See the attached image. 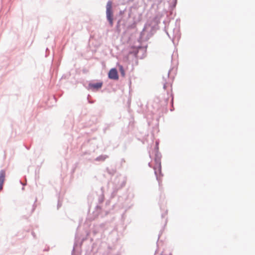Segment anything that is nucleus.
I'll use <instances>...</instances> for the list:
<instances>
[{"mask_svg": "<svg viewBox=\"0 0 255 255\" xmlns=\"http://www.w3.org/2000/svg\"><path fill=\"white\" fill-rule=\"evenodd\" d=\"M109 77L110 79L113 80H118L119 79L118 72L115 68H113L110 70L109 72Z\"/></svg>", "mask_w": 255, "mask_h": 255, "instance_id": "f257e3e1", "label": "nucleus"}, {"mask_svg": "<svg viewBox=\"0 0 255 255\" xmlns=\"http://www.w3.org/2000/svg\"><path fill=\"white\" fill-rule=\"evenodd\" d=\"M5 172L4 170L0 171V191L2 189L3 184L5 179Z\"/></svg>", "mask_w": 255, "mask_h": 255, "instance_id": "f03ea898", "label": "nucleus"}, {"mask_svg": "<svg viewBox=\"0 0 255 255\" xmlns=\"http://www.w3.org/2000/svg\"><path fill=\"white\" fill-rule=\"evenodd\" d=\"M154 169L155 170V174L157 176V179L159 180V177L158 176V174L160 175L161 172V167L160 163H159L157 165L156 167H154Z\"/></svg>", "mask_w": 255, "mask_h": 255, "instance_id": "7ed1b4c3", "label": "nucleus"}, {"mask_svg": "<svg viewBox=\"0 0 255 255\" xmlns=\"http://www.w3.org/2000/svg\"><path fill=\"white\" fill-rule=\"evenodd\" d=\"M106 14L107 19L110 22L111 25H113V11H106Z\"/></svg>", "mask_w": 255, "mask_h": 255, "instance_id": "20e7f679", "label": "nucleus"}, {"mask_svg": "<svg viewBox=\"0 0 255 255\" xmlns=\"http://www.w3.org/2000/svg\"><path fill=\"white\" fill-rule=\"evenodd\" d=\"M102 86V83L99 82L91 85V87L96 89L101 88Z\"/></svg>", "mask_w": 255, "mask_h": 255, "instance_id": "39448f33", "label": "nucleus"}, {"mask_svg": "<svg viewBox=\"0 0 255 255\" xmlns=\"http://www.w3.org/2000/svg\"><path fill=\"white\" fill-rule=\"evenodd\" d=\"M112 2L111 1H109L107 2L106 5V11H112Z\"/></svg>", "mask_w": 255, "mask_h": 255, "instance_id": "423d86ee", "label": "nucleus"}, {"mask_svg": "<svg viewBox=\"0 0 255 255\" xmlns=\"http://www.w3.org/2000/svg\"><path fill=\"white\" fill-rule=\"evenodd\" d=\"M119 70H120L122 75L123 76H125V71H124V68H123V66L119 65Z\"/></svg>", "mask_w": 255, "mask_h": 255, "instance_id": "0eeeda50", "label": "nucleus"}]
</instances>
